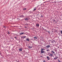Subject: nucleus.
Returning a JSON list of instances; mask_svg holds the SVG:
<instances>
[{
    "label": "nucleus",
    "instance_id": "1",
    "mask_svg": "<svg viewBox=\"0 0 62 62\" xmlns=\"http://www.w3.org/2000/svg\"><path fill=\"white\" fill-rule=\"evenodd\" d=\"M43 50H44V49H41V53H44V51H43Z\"/></svg>",
    "mask_w": 62,
    "mask_h": 62
},
{
    "label": "nucleus",
    "instance_id": "2",
    "mask_svg": "<svg viewBox=\"0 0 62 62\" xmlns=\"http://www.w3.org/2000/svg\"><path fill=\"white\" fill-rule=\"evenodd\" d=\"M36 26H39V24H36Z\"/></svg>",
    "mask_w": 62,
    "mask_h": 62
},
{
    "label": "nucleus",
    "instance_id": "3",
    "mask_svg": "<svg viewBox=\"0 0 62 62\" xmlns=\"http://www.w3.org/2000/svg\"><path fill=\"white\" fill-rule=\"evenodd\" d=\"M25 36H23V37H22V38H23H23H25Z\"/></svg>",
    "mask_w": 62,
    "mask_h": 62
},
{
    "label": "nucleus",
    "instance_id": "4",
    "mask_svg": "<svg viewBox=\"0 0 62 62\" xmlns=\"http://www.w3.org/2000/svg\"><path fill=\"white\" fill-rule=\"evenodd\" d=\"M19 50L20 51H22V49L20 48L19 49Z\"/></svg>",
    "mask_w": 62,
    "mask_h": 62
},
{
    "label": "nucleus",
    "instance_id": "5",
    "mask_svg": "<svg viewBox=\"0 0 62 62\" xmlns=\"http://www.w3.org/2000/svg\"><path fill=\"white\" fill-rule=\"evenodd\" d=\"M47 58L48 59V60L50 59V58H49V57H47Z\"/></svg>",
    "mask_w": 62,
    "mask_h": 62
},
{
    "label": "nucleus",
    "instance_id": "6",
    "mask_svg": "<svg viewBox=\"0 0 62 62\" xmlns=\"http://www.w3.org/2000/svg\"><path fill=\"white\" fill-rule=\"evenodd\" d=\"M23 33H21L20 34V35H23Z\"/></svg>",
    "mask_w": 62,
    "mask_h": 62
},
{
    "label": "nucleus",
    "instance_id": "7",
    "mask_svg": "<svg viewBox=\"0 0 62 62\" xmlns=\"http://www.w3.org/2000/svg\"><path fill=\"white\" fill-rule=\"evenodd\" d=\"M26 40H27V41H29V39H26Z\"/></svg>",
    "mask_w": 62,
    "mask_h": 62
},
{
    "label": "nucleus",
    "instance_id": "8",
    "mask_svg": "<svg viewBox=\"0 0 62 62\" xmlns=\"http://www.w3.org/2000/svg\"><path fill=\"white\" fill-rule=\"evenodd\" d=\"M46 47L47 48H49V47H50V46H46Z\"/></svg>",
    "mask_w": 62,
    "mask_h": 62
},
{
    "label": "nucleus",
    "instance_id": "9",
    "mask_svg": "<svg viewBox=\"0 0 62 62\" xmlns=\"http://www.w3.org/2000/svg\"><path fill=\"white\" fill-rule=\"evenodd\" d=\"M50 56H53V54H50Z\"/></svg>",
    "mask_w": 62,
    "mask_h": 62
},
{
    "label": "nucleus",
    "instance_id": "10",
    "mask_svg": "<svg viewBox=\"0 0 62 62\" xmlns=\"http://www.w3.org/2000/svg\"><path fill=\"white\" fill-rule=\"evenodd\" d=\"M23 10H26V8H24L23 9Z\"/></svg>",
    "mask_w": 62,
    "mask_h": 62
},
{
    "label": "nucleus",
    "instance_id": "11",
    "mask_svg": "<svg viewBox=\"0 0 62 62\" xmlns=\"http://www.w3.org/2000/svg\"><path fill=\"white\" fill-rule=\"evenodd\" d=\"M34 38L35 39H37V37H34Z\"/></svg>",
    "mask_w": 62,
    "mask_h": 62
},
{
    "label": "nucleus",
    "instance_id": "12",
    "mask_svg": "<svg viewBox=\"0 0 62 62\" xmlns=\"http://www.w3.org/2000/svg\"><path fill=\"white\" fill-rule=\"evenodd\" d=\"M57 58H54V59H57Z\"/></svg>",
    "mask_w": 62,
    "mask_h": 62
},
{
    "label": "nucleus",
    "instance_id": "13",
    "mask_svg": "<svg viewBox=\"0 0 62 62\" xmlns=\"http://www.w3.org/2000/svg\"><path fill=\"white\" fill-rule=\"evenodd\" d=\"M29 48H31V47H30V46H29Z\"/></svg>",
    "mask_w": 62,
    "mask_h": 62
},
{
    "label": "nucleus",
    "instance_id": "14",
    "mask_svg": "<svg viewBox=\"0 0 62 62\" xmlns=\"http://www.w3.org/2000/svg\"><path fill=\"white\" fill-rule=\"evenodd\" d=\"M52 53H54V51H52Z\"/></svg>",
    "mask_w": 62,
    "mask_h": 62
},
{
    "label": "nucleus",
    "instance_id": "15",
    "mask_svg": "<svg viewBox=\"0 0 62 62\" xmlns=\"http://www.w3.org/2000/svg\"><path fill=\"white\" fill-rule=\"evenodd\" d=\"M61 34H62V31H61Z\"/></svg>",
    "mask_w": 62,
    "mask_h": 62
},
{
    "label": "nucleus",
    "instance_id": "16",
    "mask_svg": "<svg viewBox=\"0 0 62 62\" xmlns=\"http://www.w3.org/2000/svg\"><path fill=\"white\" fill-rule=\"evenodd\" d=\"M25 20H27V18H26L25 19Z\"/></svg>",
    "mask_w": 62,
    "mask_h": 62
},
{
    "label": "nucleus",
    "instance_id": "17",
    "mask_svg": "<svg viewBox=\"0 0 62 62\" xmlns=\"http://www.w3.org/2000/svg\"><path fill=\"white\" fill-rule=\"evenodd\" d=\"M36 9H34V10H36Z\"/></svg>",
    "mask_w": 62,
    "mask_h": 62
},
{
    "label": "nucleus",
    "instance_id": "18",
    "mask_svg": "<svg viewBox=\"0 0 62 62\" xmlns=\"http://www.w3.org/2000/svg\"><path fill=\"white\" fill-rule=\"evenodd\" d=\"M8 34H9V32H8Z\"/></svg>",
    "mask_w": 62,
    "mask_h": 62
},
{
    "label": "nucleus",
    "instance_id": "19",
    "mask_svg": "<svg viewBox=\"0 0 62 62\" xmlns=\"http://www.w3.org/2000/svg\"><path fill=\"white\" fill-rule=\"evenodd\" d=\"M47 51H49V50H47Z\"/></svg>",
    "mask_w": 62,
    "mask_h": 62
},
{
    "label": "nucleus",
    "instance_id": "20",
    "mask_svg": "<svg viewBox=\"0 0 62 62\" xmlns=\"http://www.w3.org/2000/svg\"><path fill=\"white\" fill-rule=\"evenodd\" d=\"M15 39H16V37H15Z\"/></svg>",
    "mask_w": 62,
    "mask_h": 62
},
{
    "label": "nucleus",
    "instance_id": "21",
    "mask_svg": "<svg viewBox=\"0 0 62 62\" xmlns=\"http://www.w3.org/2000/svg\"><path fill=\"white\" fill-rule=\"evenodd\" d=\"M44 62H45L44 61Z\"/></svg>",
    "mask_w": 62,
    "mask_h": 62
},
{
    "label": "nucleus",
    "instance_id": "22",
    "mask_svg": "<svg viewBox=\"0 0 62 62\" xmlns=\"http://www.w3.org/2000/svg\"><path fill=\"white\" fill-rule=\"evenodd\" d=\"M4 28L5 27V26H4Z\"/></svg>",
    "mask_w": 62,
    "mask_h": 62
}]
</instances>
